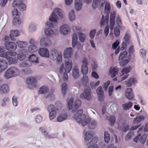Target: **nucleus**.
Masks as SVG:
<instances>
[{
  "label": "nucleus",
  "instance_id": "nucleus-10",
  "mask_svg": "<svg viewBox=\"0 0 148 148\" xmlns=\"http://www.w3.org/2000/svg\"><path fill=\"white\" fill-rule=\"evenodd\" d=\"M80 97L81 99H85L89 100L92 98L91 95V90L90 88H86L83 92L80 95Z\"/></svg>",
  "mask_w": 148,
  "mask_h": 148
},
{
  "label": "nucleus",
  "instance_id": "nucleus-3",
  "mask_svg": "<svg viewBox=\"0 0 148 148\" xmlns=\"http://www.w3.org/2000/svg\"><path fill=\"white\" fill-rule=\"evenodd\" d=\"M104 7V13L106 14L105 16L103 15L101 19V20L100 23L101 26L103 25L105 23L107 25L109 22V14L110 12L111 7L110 3L107 2H105Z\"/></svg>",
  "mask_w": 148,
  "mask_h": 148
},
{
  "label": "nucleus",
  "instance_id": "nucleus-44",
  "mask_svg": "<svg viewBox=\"0 0 148 148\" xmlns=\"http://www.w3.org/2000/svg\"><path fill=\"white\" fill-rule=\"evenodd\" d=\"M77 35L76 33H74L72 36V45L73 47H74L77 43Z\"/></svg>",
  "mask_w": 148,
  "mask_h": 148
},
{
  "label": "nucleus",
  "instance_id": "nucleus-7",
  "mask_svg": "<svg viewBox=\"0 0 148 148\" xmlns=\"http://www.w3.org/2000/svg\"><path fill=\"white\" fill-rule=\"evenodd\" d=\"M127 54L126 51H124L120 53L119 60L121 66H123L129 62L130 58V57L128 56Z\"/></svg>",
  "mask_w": 148,
  "mask_h": 148
},
{
  "label": "nucleus",
  "instance_id": "nucleus-34",
  "mask_svg": "<svg viewBox=\"0 0 148 148\" xmlns=\"http://www.w3.org/2000/svg\"><path fill=\"white\" fill-rule=\"evenodd\" d=\"M58 53L55 50H52L51 51L50 58L53 60L54 61L57 58V56Z\"/></svg>",
  "mask_w": 148,
  "mask_h": 148
},
{
  "label": "nucleus",
  "instance_id": "nucleus-20",
  "mask_svg": "<svg viewBox=\"0 0 148 148\" xmlns=\"http://www.w3.org/2000/svg\"><path fill=\"white\" fill-rule=\"evenodd\" d=\"M79 72L78 67L75 66L72 70V76L75 79H78L79 76Z\"/></svg>",
  "mask_w": 148,
  "mask_h": 148
},
{
  "label": "nucleus",
  "instance_id": "nucleus-52",
  "mask_svg": "<svg viewBox=\"0 0 148 148\" xmlns=\"http://www.w3.org/2000/svg\"><path fill=\"white\" fill-rule=\"evenodd\" d=\"M51 93L50 94H49L47 95H44V98H50V100L51 101H53L54 99H55V95L54 94H53V92L52 91H51Z\"/></svg>",
  "mask_w": 148,
  "mask_h": 148
},
{
  "label": "nucleus",
  "instance_id": "nucleus-32",
  "mask_svg": "<svg viewBox=\"0 0 148 148\" xmlns=\"http://www.w3.org/2000/svg\"><path fill=\"white\" fill-rule=\"evenodd\" d=\"M29 61L32 62V63H38V57H37L34 54H32L29 56Z\"/></svg>",
  "mask_w": 148,
  "mask_h": 148
},
{
  "label": "nucleus",
  "instance_id": "nucleus-31",
  "mask_svg": "<svg viewBox=\"0 0 148 148\" xmlns=\"http://www.w3.org/2000/svg\"><path fill=\"white\" fill-rule=\"evenodd\" d=\"M19 35V34L18 31L17 30H14L11 31L10 35V36L12 40L14 41L16 39L15 37H17Z\"/></svg>",
  "mask_w": 148,
  "mask_h": 148
},
{
  "label": "nucleus",
  "instance_id": "nucleus-37",
  "mask_svg": "<svg viewBox=\"0 0 148 148\" xmlns=\"http://www.w3.org/2000/svg\"><path fill=\"white\" fill-rule=\"evenodd\" d=\"M28 49L29 52L32 53L36 52L38 49V47L36 45H32L29 46Z\"/></svg>",
  "mask_w": 148,
  "mask_h": 148
},
{
  "label": "nucleus",
  "instance_id": "nucleus-29",
  "mask_svg": "<svg viewBox=\"0 0 148 148\" xmlns=\"http://www.w3.org/2000/svg\"><path fill=\"white\" fill-rule=\"evenodd\" d=\"M82 102L79 100H77L75 102L74 105L72 108V112H75L78 108L81 105Z\"/></svg>",
  "mask_w": 148,
  "mask_h": 148
},
{
  "label": "nucleus",
  "instance_id": "nucleus-54",
  "mask_svg": "<svg viewBox=\"0 0 148 148\" xmlns=\"http://www.w3.org/2000/svg\"><path fill=\"white\" fill-rule=\"evenodd\" d=\"M56 110L49 112V117L50 120L53 119L56 116Z\"/></svg>",
  "mask_w": 148,
  "mask_h": 148
},
{
  "label": "nucleus",
  "instance_id": "nucleus-13",
  "mask_svg": "<svg viewBox=\"0 0 148 148\" xmlns=\"http://www.w3.org/2000/svg\"><path fill=\"white\" fill-rule=\"evenodd\" d=\"M39 54L41 57L49 58V52L48 50L45 47H40L38 50Z\"/></svg>",
  "mask_w": 148,
  "mask_h": 148
},
{
  "label": "nucleus",
  "instance_id": "nucleus-8",
  "mask_svg": "<svg viewBox=\"0 0 148 148\" xmlns=\"http://www.w3.org/2000/svg\"><path fill=\"white\" fill-rule=\"evenodd\" d=\"M144 119V117L143 115H140L136 117L134 119L133 121L134 125L131 128V130H134L137 129L138 127L140 126L141 124L140 123Z\"/></svg>",
  "mask_w": 148,
  "mask_h": 148
},
{
  "label": "nucleus",
  "instance_id": "nucleus-6",
  "mask_svg": "<svg viewBox=\"0 0 148 148\" xmlns=\"http://www.w3.org/2000/svg\"><path fill=\"white\" fill-rule=\"evenodd\" d=\"M65 66L63 64L61 65L60 69V73H63L65 72L66 73H69L72 68V61L70 60H66L65 62Z\"/></svg>",
  "mask_w": 148,
  "mask_h": 148
},
{
  "label": "nucleus",
  "instance_id": "nucleus-9",
  "mask_svg": "<svg viewBox=\"0 0 148 148\" xmlns=\"http://www.w3.org/2000/svg\"><path fill=\"white\" fill-rule=\"evenodd\" d=\"M82 64L81 68V71L83 75H86L88 73V62L87 58H84L82 61Z\"/></svg>",
  "mask_w": 148,
  "mask_h": 148
},
{
  "label": "nucleus",
  "instance_id": "nucleus-4",
  "mask_svg": "<svg viewBox=\"0 0 148 148\" xmlns=\"http://www.w3.org/2000/svg\"><path fill=\"white\" fill-rule=\"evenodd\" d=\"M16 55V52L8 51L0 54V57L6 59L10 64H15L17 63V60L14 56Z\"/></svg>",
  "mask_w": 148,
  "mask_h": 148
},
{
  "label": "nucleus",
  "instance_id": "nucleus-28",
  "mask_svg": "<svg viewBox=\"0 0 148 148\" xmlns=\"http://www.w3.org/2000/svg\"><path fill=\"white\" fill-rule=\"evenodd\" d=\"M125 82L128 87H130L133 84H134L137 83L136 80L133 77L130 78L128 80L125 81Z\"/></svg>",
  "mask_w": 148,
  "mask_h": 148
},
{
  "label": "nucleus",
  "instance_id": "nucleus-1",
  "mask_svg": "<svg viewBox=\"0 0 148 148\" xmlns=\"http://www.w3.org/2000/svg\"><path fill=\"white\" fill-rule=\"evenodd\" d=\"M82 109L78 110L77 112L74 114L73 118L77 123L82 126H84L88 124L89 128L92 129L95 128L97 125V121H90V119L89 118H87L85 114H82Z\"/></svg>",
  "mask_w": 148,
  "mask_h": 148
},
{
  "label": "nucleus",
  "instance_id": "nucleus-40",
  "mask_svg": "<svg viewBox=\"0 0 148 148\" xmlns=\"http://www.w3.org/2000/svg\"><path fill=\"white\" fill-rule=\"evenodd\" d=\"M32 64L30 62L27 60L22 62L19 64L20 66L21 67L30 66Z\"/></svg>",
  "mask_w": 148,
  "mask_h": 148
},
{
  "label": "nucleus",
  "instance_id": "nucleus-25",
  "mask_svg": "<svg viewBox=\"0 0 148 148\" xmlns=\"http://www.w3.org/2000/svg\"><path fill=\"white\" fill-rule=\"evenodd\" d=\"M45 36L48 37H52L54 34L53 30L50 27H47L45 30Z\"/></svg>",
  "mask_w": 148,
  "mask_h": 148
},
{
  "label": "nucleus",
  "instance_id": "nucleus-59",
  "mask_svg": "<svg viewBox=\"0 0 148 148\" xmlns=\"http://www.w3.org/2000/svg\"><path fill=\"white\" fill-rule=\"evenodd\" d=\"M96 32V30L95 29L92 30L89 33V36L91 39H93L95 37Z\"/></svg>",
  "mask_w": 148,
  "mask_h": 148
},
{
  "label": "nucleus",
  "instance_id": "nucleus-15",
  "mask_svg": "<svg viewBox=\"0 0 148 148\" xmlns=\"http://www.w3.org/2000/svg\"><path fill=\"white\" fill-rule=\"evenodd\" d=\"M5 45L6 49L10 51H14L17 48L16 44L13 42H6Z\"/></svg>",
  "mask_w": 148,
  "mask_h": 148
},
{
  "label": "nucleus",
  "instance_id": "nucleus-14",
  "mask_svg": "<svg viewBox=\"0 0 148 148\" xmlns=\"http://www.w3.org/2000/svg\"><path fill=\"white\" fill-rule=\"evenodd\" d=\"M116 12L113 11L110 13V30H112L114 27L115 23V15Z\"/></svg>",
  "mask_w": 148,
  "mask_h": 148
},
{
  "label": "nucleus",
  "instance_id": "nucleus-35",
  "mask_svg": "<svg viewBox=\"0 0 148 148\" xmlns=\"http://www.w3.org/2000/svg\"><path fill=\"white\" fill-rule=\"evenodd\" d=\"M97 140L98 139L97 138L95 137H93L89 142V144H91L92 145L89 146L88 148H97V147L96 145H94L93 144L96 143L97 141Z\"/></svg>",
  "mask_w": 148,
  "mask_h": 148
},
{
  "label": "nucleus",
  "instance_id": "nucleus-43",
  "mask_svg": "<svg viewBox=\"0 0 148 148\" xmlns=\"http://www.w3.org/2000/svg\"><path fill=\"white\" fill-rule=\"evenodd\" d=\"M23 3V0H14L12 6L14 7H18Z\"/></svg>",
  "mask_w": 148,
  "mask_h": 148
},
{
  "label": "nucleus",
  "instance_id": "nucleus-61",
  "mask_svg": "<svg viewBox=\"0 0 148 148\" xmlns=\"http://www.w3.org/2000/svg\"><path fill=\"white\" fill-rule=\"evenodd\" d=\"M22 71L25 74L27 75L31 73V70L29 68H25L22 69Z\"/></svg>",
  "mask_w": 148,
  "mask_h": 148
},
{
  "label": "nucleus",
  "instance_id": "nucleus-53",
  "mask_svg": "<svg viewBox=\"0 0 148 148\" xmlns=\"http://www.w3.org/2000/svg\"><path fill=\"white\" fill-rule=\"evenodd\" d=\"M131 69V67L130 66H129L123 69L122 70V73L123 75L125 73V74H128L127 73L130 71Z\"/></svg>",
  "mask_w": 148,
  "mask_h": 148
},
{
  "label": "nucleus",
  "instance_id": "nucleus-26",
  "mask_svg": "<svg viewBox=\"0 0 148 148\" xmlns=\"http://www.w3.org/2000/svg\"><path fill=\"white\" fill-rule=\"evenodd\" d=\"M84 134V140L85 141H88L92 137V134L90 131L86 132V130L83 131Z\"/></svg>",
  "mask_w": 148,
  "mask_h": 148
},
{
  "label": "nucleus",
  "instance_id": "nucleus-12",
  "mask_svg": "<svg viewBox=\"0 0 148 148\" xmlns=\"http://www.w3.org/2000/svg\"><path fill=\"white\" fill-rule=\"evenodd\" d=\"M36 82V79L33 77L27 78L26 81V83L28 87L30 89H32L35 87Z\"/></svg>",
  "mask_w": 148,
  "mask_h": 148
},
{
  "label": "nucleus",
  "instance_id": "nucleus-50",
  "mask_svg": "<svg viewBox=\"0 0 148 148\" xmlns=\"http://www.w3.org/2000/svg\"><path fill=\"white\" fill-rule=\"evenodd\" d=\"M78 35L79 40L80 41L82 42H84L86 37L85 35L81 32L78 33Z\"/></svg>",
  "mask_w": 148,
  "mask_h": 148
},
{
  "label": "nucleus",
  "instance_id": "nucleus-11",
  "mask_svg": "<svg viewBox=\"0 0 148 148\" xmlns=\"http://www.w3.org/2000/svg\"><path fill=\"white\" fill-rule=\"evenodd\" d=\"M105 0H93L92 4L93 8L95 9L96 8H99L101 9L103 8L105 3Z\"/></svg>",
  "mask_w": 148,
  "mask_h": 148
},
{
  "label": "nucleus",
  "instance_id": "nucleus-18",
  "mask_svg": "<svg viewBox=\"0 0 148 148\" xmlns=\"http://www.w3.org/2000/svg\"><path fill=\"white\" fill-rule=\"evenodd\" d=\"M39 130L42 133L44 136L48 138L51 139L55 137V136L54 134H49L46 129L44 127H40Z\"/></svg>",
  "mask_w": 148,
  "mask_h": 148
},
{
  "label": "nucleus",
  "instance_id": "nucleus-36",
  "mask_svg": "<svg viewBox=\"0 0 148 148\" xmlns=\"http://www.w3.org/2000/svg\"><path fill=\"white\" fill-rule=\"evenodd\" d=\"M24 52L25 51L22 50L17 55V57L20 60H23L26 58V54L24 53Z\"/></svg>",
  "mask_w": 148,
  "mask_h": 148
},
{
  "label": "nucleus",
  "instance_id": "nucleus-27",
  "mask_svg": "<svg viewBox=\"0 0 148 148\" xmlns=\"http://www.w3.org/2000/svg\"><path fill=\"white\" fill-rule=\"evenodd\" d=\"M82 0H75V8L76 10L79 11L82 8Z\"/></svg>",
  "mask_w": 148,
  "mask_h": 148
},
{
  "label": "nucleus",
  "instance_id": "nucleus-41",
  "mask_svg": "<svg viewBox=\"0 0 148 148\" xmlns=\"http://www.w3.org/2000/svg\"><path fill=\"white\" fill-rule=\"evenodd\" d=\"M73 98H71L70 99H68L67 100V107H69V110H72V108H73Z\"/></svg>",
  "mask_w": 148,
  "mask_h": 148
},
{
  "label": "nucleus",
  "instance_id": "nucleus-46",
  "mask_svg": "<svg viewBox=\"0 0 148 148\" xmlns=\"http://www.w3.org/2000/svg\"><path fill=\"white\" fill-rule=\"evenodd\" d=\"M19 16H17V17H14V18L13 20L12 21L13 24L14 25H19L21 22V20L19 19Z\"/></svg>",
  "mask_w": 148,
  "mask_h": 148
},
{
  "label": "nucleus",
  "instance_id": "nucleus-49",
  "mask_svg": "<svg viewBox=\"0 0 148 148\" xmlns=\"http://www.w3.org/2000/svg\"><path fill=\"white\" fill-rule=\"evenodd\" d=\"M67 90V85L65 83L62 84V94L64 96L66 94Z\"/></svg>",
  "mask_w": 148,
  "mask_h": 148
},
{
  "label": "nucleus",
  "instance_id": "nucleus-55",
  "mask_svg": "<svg viewBox=\"0 0 148 148\" xmlns=\"http://www.w3.org/2000/svg\"><path fill=\"white\" fill-rule=\"evenodd\" d=\"M109 134L108 132L105 131L104 133V139L106 143H108L110 139Z\"/></svg>",
  "mask_w": 148,
  "mask_h": 148
},
{
  "label": "nucleus",
  "instance_id": "nucleus-63",
  "mask_svg": "<svg viewBox=\"0 0 148 148\" xmlns=\"http://www.w3.org/2000/svg\"><path fill=\"white\" fill-rule=\"evenodd\" d=\"M47 109L49 112L56 110V108L54 107L52 105H49L47 107Z\"/></svg>",
  "mask_w": 148,
  "mask_h": 148
},
{
  "label": "nucleus",
  "instance_id": "nucleus-57",
  "mask_svg": "<svg viewBox=\"0 0 148 148\" xmlns=\"http://www.w3.org/2000/svg\"><path fill=\"white\" fill-rule=\"evenodd\" d=\"M110 124L111 126H113L115 122V118L114 116H111L109 119Z\"/></svg>",
  "mask_w": 148,
  "mask_h": 148
},
{
  "label": "nucleus",
  "instance_id": "nucleus-48",
  "mask_svg": "<svg viewBox=\"0 0 148 148\" xmlns=\"http://www.w3.org/2000/svg\"><path fill=\"white\" fill-rule=\"evenodd\" d=\"M75 18V16L74 14V11L72 10L69 12V18L70 21L74 20Z\"/></svg>",
  "mask_w": 148,
  "mask_h": 148
},
{
  "label": "nucleus",
  "instance_id": "nucleus-60",
  "mask_svg": "<svg viewBox=\"0 0 148 148\" xmlns=\"http://www.w3.org/2000/svg\"><path fill=\"white\" fill-rule=\"evenodd\" d=\"M12 14L13 17H17V16H19L20 14V13L18 12V10L16 9H14L12 11Z\"/></svg>",
  "mask_w": 148,
  "mask_h": 148
},
{
  "label": "nucleus",
  "instance_id": "nucleus-16",
  "mask_svg": "<svg viewBox=\"0 0 148 148\" xmlns=\"http://www.w3.org/2000/svg\"><path fill=\"white\" fill-rule=\"evenodd\" d=\"M40 44L42 46L48 47L51 45V41L48 38L44 37L40 39Z\"/></svg>",
  "mask_w": 148,
  "mask_h": 148
},
{
  "label": "nucleus",
  "instance_id": "nucleus-56",
  "mask_svg": "<svg viewBox=\"0 0 148 148\" xmlns=\"http://www.w3.org/2000/svg\"><path fill=\"white\" fill-rule=\"evenodd\" d=\"M114 33L116 37L118 36L120 34V31L119 28L117 27H115L114 29Z\"/></svg>",
  "mask_w": 148,
  "mask_h": 148
},
{
  "label": "nucleus",
  "instance_id": "nucleus-58",
  "mask_svg": "<svg viewBox=\"0 0 148 148\" xmlns=\"http://www.w3.org/2000/svg\"><path fill=\"white\" fill-rule=\"evenodd\" d=\"M96 92L98 95H103V90L102 87L101 86H99L97 89Z\"/></svg>",
  "mask_w": 148,
  "mask_h": 148
},
{
  "label": "nucleus",
  "instance_id": "nucleus-19",
  "mask_svg": "<svg viewBox=\"0 0 148 148\" xmlns=\"http://www.w3.org/2000/svg\"><path fill=\"white\" fill-rule=\"evenodd\" d=\"M125 95L126 97L129 100L133 99L134 97L132 88H127L125 90Z\"/></svg>",
  "mask_w": 148,
  "mask_h": 148
},
{
  "label": "nucleus",
  "instance_id": "nucleus-38",
  "mask_svg": "<svg viewBox=\"0 0 148 148\" xmlns=\"http://www.w3.org/2000/svg\"><path fill=\"white\" fill-rule=\"evenodd\" d=\"M132 103L130 102L123 104L122 105L123 109L124 110H127L129 109L132 106Z\"/></svg>",
  "mask_w": 148,
  "mask_h": 148
},
{
  "label": "nucleus",
  "instance_id": "nucleus-47",
  "mask_svg": "<svg viewBox=\"0 0 148 148\" xmlns=\"http://www.w3.org/2000/svg\"><path fill=\"white\" fill-rule=\"evenodd\" d=\"M16 42L18 46L21 48H25L27 46V43L26 42L22 41H17Z\"/></svg>",
  "mask_w": 148,
  "mask_h": 148
},
{
  "label": "nucleus",
  "instance_id": "nucleus-62",
  "mask_svg": "<svg viewBox=\"0 0 148 148\" xmlns=\"http://www.w3.org/2000/svg\"><path fill=\"white\" fill-rule=\"evenodd\" d=\"M36 146L37 147H40L41 146L42 142L40 140H36L35 139V141H33Z\"/></svg>",
  "mask_w": 148,
  "mask_h": 148
},
{
  "label": "nucleus",
  "instance_id": "nucleus-17",
  "mask_svg": "<svg viewBox=\"0 0 148 148\" xmlns=\"http://www.w3.org/2000/svg\"><path fill=\"white\" fill-rule=\"evenodd\" d=\"M70 31V28L67 25H64L61 26L60 27V31L62 34L66 35L69 33Z\"/></svg>",
  "mask_w": 148,
  "mask_h": 148
},
{
  "label": "nucleus",
  "instance_id": "nucleus-21",
  "mask_svg": "<svg viewBox=\"0 0 148 148\" xmlns=\"http://www.w3.org/2000/svg\"><path fill=\"white\" fill-rule=\"evenodd\" d=\"M68 117L66 112H62L57 118L56 122H61L66 120Z\"/></svg>",
  "mask_w": 148,
  "mask_h": 148
},
{
  "label": "nucleus",
  "instance_id": "nucleus-24",
  "mask_svg": "<svg viewBox=\"0 0 148 148\" xmlns=\"http://www.w3.org/2000/svg\"><path fill=\"white\" fill-rule=\"evenodd\" d=\"M9 90L8 85L6 84H3L0 87V94L7 93L8 92Z\"/></svg>",
  "mask_w": 148,
  "mask_h": 148
},
{
  "label": "nucleus",
  "instance_id": "nucleus-64",
  "mask_svg": "<svg viewBox=\"0 0 148 148\" xmlns=\"http://www.w3.org/2000/svg\"><path fill=\"white\" fill-rule=\"evenodd\" d=\"M12 103L14 106H17L18 101L17 100V98L15 96H13L12 98Z\"/></svg>",
  "mask_w": 148,
  "mask_h": 148
},
{
  "label": "nucleus",
  "instance_id": "nucleus-51",
  "mask_svg": "<svg viewBox=\"0 0 148 148\" xmlns=\"http://www.w3.org/2000/svg\"><path fill=\"white\" fill-rule=\"evenodd\" d=\"M134 135V133L133 132L131 131L128 133L125 137V139L126 140H129L131 139Z\"/></svg>",
  "mask_w": 148,
  "mask_h": 148
},
{
  "label": "nucleus",
  "instance_id": "nucleus-30",
  "mask_svg": "<svg viewBox=\"0 0 148 148\" xmlns=\"http://www.w3.org/2000/svg\"><path fill=\"white\" fill-rule=\"evenodd\" d=\"M133 140L134 142L136 143H139L142 144H143L145 142V140L143 138L142 136H141L140 135H138L135 137V138H133Z\"/></svg>",
  "mask_w": 148,
  "mask_h": 148
},
{
  "label": "nucleus",
  "instance_id": "nucleus-45",
  "mask_svg": "<svg viewBox=\"0 0 148 148\" xmlns=\"http://www.w3.org/2000/svg\"><path fill=\"white\" fill-rule=\"evenodd\" d=\"M36 29V26L34 24L31 23L28 28V31L31 33H33Z\"/></svg>",
  "mask_w": 148,
  "mask_h": 148
},
{
  "label": "nucleus",
  "instance_id": "nucleus-33",
  "mask_svg": "<svg viewBox=\"0 0 148 148\" xmlns=\"http://www.w3.org/2000/svg\"><path fill=\"white\" fill-rule=\"evenodd\" d=\"M88 77L87 76H83L81 79L82 82L84 86L86 87L89 85Z\"/></svg>",
  "mask_w": 148,
  "mask_h": 148
},
{
  "label": "nucleus",
  "instance_id": "nucleus-2",
  "mask_svg": "<svg viewBox=\"0 0 148 148\" xmlns=\"http://www.w3.org/2000/svg\"><path fill=\"white\" fill-rule=\"evenodd\" d=\"M62 11L60 9L56 8L55 9L54 12H53L49 17L50 21H47L46 25L48 26L53 27L57 24V22L58 17L57 14L60 18H62Z\"/></svg>",
  "mask_w": 148,
  "mask_h": 148
},
{
  "label": "nucleus",
  "instance_id": "nucleus-5",
  "mask_svg": "<svg viewBox=\"0 0 148 148\" xmlns=\"http://www.w3.org/2000/svg\"><path fill=\"white\" fill-rule=\"evenodd\" d=\"M19 71L16 68L13 67L8 69L5 73V77L8 79L11 77L18 75Z\"/></svg>",
  "mask_w": 148,
  "mask_h": 148
},
{
  "label": "nucleus",
  "instance_id": "nucleus-22",
  "mask_svg": "<svg viewBox=\"0 0 148 148\" xmlns=\"http://www.w3.org/2000/svg\"><path fill=\"white\" fill-rule=\"evenodd\" d=\"M73 50L71 47H68L66 49L64 53V57L65 58H68L71 57L72 55Z\"/></svg>",
  "mask_w": 148,
  "mask_h": 148
},
{
  "label": "nucleus",
  "instance_id": "nucleus-23",
  "mask_svg": "<svg viewBox=\"0 0 148 148\" xmlns=\"http://www.w3.org/2000/svg\"><path fill=\"white\" fill-rule=\"evenodd\" d=\"M8 65V63L5 60L3 59H0V73L6 69Z\"/></svg>",
  "mask_w": 148,
  "mask_h": 148
},
{
  "label": "nucleus",
  "instance_id": "nucleus-42",
  "mask_svg": "<svg viewBox=\"0 0 148 148\" xmlns=\"http://www.w3.org/2000/svg\"><path fill=\"white\" fill-rule=\"evenodd\" d=\"M49 91L48 88L46 86H43L40 88L39 91L40 93L42 94H45Z\"/></svg>",
  "mask_w": 148,
  "mask_h": 148
},
{
  "label": "nucleus",
  "instance_id": "nucleus-39",
  "mask_svg": "<svg viewBox=\"0 0 148 148\" xmlns=\"http://www.w3.org/2000/svg\"><path fill=\"white\" fill-rule=\"evenodd\" d=\"M118 70L116 67L113 68L111 70H110V73L112 77H114L118 74Z\"/></svg>",
  "mask_w": 148,
  "mask_h": 148
}]
</instances>
